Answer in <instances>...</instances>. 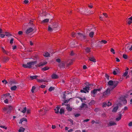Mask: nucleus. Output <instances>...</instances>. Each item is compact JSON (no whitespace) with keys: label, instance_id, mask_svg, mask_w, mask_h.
Here are the masks:
<instances>
[{"label":"nucleus","instance_id":"f257e3e1","mask_svg":"<svg viewBox=\"0 0 132 132\" xmlns=\"http://www.w3.org/2000/svg\"><path fill=\"white\" fill-rule=\"evenodd\" d=\"M37 62L36 61L28 62L26 64H23V67L25 68H33L35 66L36 67H39L44 65L46 63V62L43 63H40L36 65Z\"/></svg>","mask_w":132,"mask_h":132},{"label":"nucleus","instance_id":"f03ea898","mask_svg":"<svg viewBox=\"0 0 132 132\" xmlns=\"http://www.w3.org/2000/svg\"><path fill=\"white\" fill-rule=\"evenodd\" d=\"M127 102V101L125 98H120L116 103L117 106H115L113 108L112 112H116L118 108V105L125 104Z\"/></svg>","mask_w":132,"mask_h":132},{"label":"nucleus","instance_id":"7ed1b4c3","mask_svg":"<svg viewBox=\"0 0 132 132\" xmlns=\"http://www.w3.org/2000/svg\"><path fill=\"white\" fill-rule=\"evenodd\" d=\"M118 83V81L117 80L113 81L110 80L108 82V85L110 87V89L112 90L116 87Z\"/></svg>","mask_w":132,"mask_h":132},{"label":"nucleus","instance_id":"20e7f679","mask_svg":"<svg viewBox=\"0 0 132 132\" xmlns=\"http://www.w3.org/2000/svg\"><path fill=\"white\" fill-rule=\"evenodd\" d=\"M132 50V45L129 44L126 45L125 51L126 52H128L129 51Z\"/></svg>","mask_w":132,"mask_h":132},{"label":"nucleus","instance_id":"39448f33","mask_svg":"<svg viewBox=\"0 0 132 132\" xmlns=\"http://www.w3.org/2000/svg\"><path fill=\"white\" fill-rule=\"evenodd\" d=\"M77 36L82 40H84L86 38V36L84 34L80 33H78Z\"/></svg>","mask_w":132,"mask_h":132},{"label":"nucleus","instance_id":"423d86ee","mask_svg":"<svg viewBox=\"0 0 132 132\" xmlns=\"http://www.w3.org/2000/svg\"><path fill=\"white\" fill-rule=\"evenodd\" d=\"M49 109L47 107H44L43 108V109H41L40 111V113L42 115L44 114Z\"/></svg>","mask_w":132,"mask_h":132},{"label":"nucleus","instance_id":"0eeeda50","mask_svg":"<svg viewBox=\"0 0 132 132\" xmlns=\"http://www.w3.org/2000/svg\"><path fill=\"white\" fill-rule=\"evenodd\" d=\"M110 89L108 88L106 91L104 92L103 93V97H105L108 96L110 93Z\"/></svg>","mask_w":132,"mask_h":132},{"label":"nucleus","instance_id":"6e6552de","mask_svg":"<svg viewBox=\"0 0 132 132\" xmlns=\"http://www.w3.org/2000/svg\"><path fill=\"white\" fill-rule=\"evenodd\" d=\"M89 90V87L88 86H86L85 87L83 88V90H81L80 92L81 93H88Z\"/></svg>","mask_w":132,"mask_h":132},{"label":"nucleus","instance_id":"1a4fd4ad","mask_svg":"<svg viewBox=\"0 0 132 132\" xmlns=\"http://www.w3.org/2000/svg\"><path fill=\"white\" fill-rule=\"evenodd\" d=\"M100 89H95L92 90L91 92L92 95L93 96H94L95 94H96L97 93V92H100Z\"/></svg>","mask_w":132,"mask_h":132},{"label":"nucleus","instance_id":"9d476101","mask_svg":"<svg viewBox=\"0 0 132 132\" xmlns=\"http://www.w3.org/2000/svg\"><path fill=\"white\" fill-rule=\"evenodd\" d=\"M33 29L32 28H27L25 32L26 34H28L32 32L33 30Z\"/></svg>","mask_w":132,"mask_h":132},{"label":"nucleus","instance_id":"9b49d317","mask_svg":"<svg viewBox=\"0 0 132 132\" xmlns=\"http://www.w3.org/2000/svg\"><path fill=\"white\" fill-rule=\"evenodd\" d=\"M10 95V94L9 93L5 94L2 95L1 96V99L2 100H4L5 99L7 98V97L9 96Z\"/></svg>","mask_w":132,"mask_h":132},{"label":"nucleus","instance_id":"f8f14e48","mask_svg":"<svg viewBox=\"0 0 132 132\" xmlns=\"http://www.w3.org/2000/svg\"><path fill=\"white\" fill-rule=\"evenodd\" d=\"M89 60L90 61H92L94 62H95L96 61V59L93 56H92L89 57Z\"/></svg>","mask_w":132,"mask_h":132},{"label":"nucleus","instance_id":"ddd939ff","mask_svg":"<svg viewBox=\"0 0 132 132\" xmlns=\"http://www.w3.org/2000/svg\"><path fill=\"white\" fill-rule=\"evenodd\" d=\"M115 125H116V123L115 122L112 121H110L109 123L108 124L109 126H110Z\"/></svg>","mask_w":132,"mask_h":132},{"label":"nucleus","instance_id":"4468645a","mask_svg":"<svg viewBox=\"0 0 132 132\" xmlns=\"http://www.w3.org/2000/svg\"><path fill=\"white\" fill-rule=\"evenodd\" d=\"M128 23L129 24H130L132 22V16L129 18L127 21Z\"/></svg>","mask_w":132,"mask_h":132},{"label":"nucleus","instance_id":"2eb2a0df","mask_svg":"<svg viewBox=\"0 0 132 132\" xmlns=\"http://www.w3.org/2000/svg\"><path fill=\"white\" fill-rule=\"evenodd\" d=\"M43 55L45 57H49L50 56V54L47 52H45L43 54Z\"/></svg>","mask_w":132,"mask_h":132},{"label":"nucleus","instance_id":"dca6fc26","mask_svg":"<svg viewBox=\"0 0 132 132\" xmlns=\"http://www.w3.org/2000/svg\"><path fill=\"white\" fill-rule=\"evenodd\" d=\"M65 105L67 106L66 109L68 111H71L72 110V109L70 107V105L69 104H66Z\"/></svg>","mask_w":132,"mask_h":132},{"label":"nucleus","instance_id":"f3484780","mask_svg":"<svg viewBox=\"0 0 132 132\" xmlns=\"http://www.w3.org/2000/svg\"><path fill=\"white\" fill-rule=\"evenodd\" d=\"M122 117V114H120L119 115V116L116 119V120L117 121H118L120 120L121 119Z\"/></svg>","mask_w":132,"mask_h":132},{"label":"nucleus","instance_id":"a211bd4d","mask_svg":"<svg viewBox=\"0 0 132 132\" xmlns=\"http://www.w3.org/2000/svg\"><path fill=\"white\" fill-rule=\"evenodd\" d=\"M24 121L26 122L27 121V120L26 118H23L20 120L19 123H21L23 121Z\"/></svg>","mask_w":132,"mask_h":132},{"label":"nucleus","instance_id":"6ab92c4d","mask_svg":"<svg viewBox=\"0 0 132 132\" xmlns=\"http://www.w3.org/2000/svg\"><path fill=\"white\" fill-rule=\"evenodd\" d=\"M52 78L53 79H57L58 78V77L57 75L54 73L52 75Z\"/></svg>","mask_w":132,"mask_h":132},{"label":"nucleus","instance_id":"aec40b11","mask_svg":"<svg viewBox=\"0 0 132 132\" xmlns=\"http://www.w3.org/2000/svg\"><path fill=\"white\" fill-rule=\"evenodd\" d=\"M38 77V76H30V78L31 80H33L36 79Z\"/></svg>","mask_w":132,"mask_h":132},{"label":"nucleus","instance_id":"412c9836","mask_svg":"<svg viewBox=\"0 0 132 132\" xmlns=\"http://www.w3.org/2000/svg\"><path fill=\"white\" fill-rule=\"evenodd\" d=\"M37 82L39 83L45 82V80L42 79H37Z\"/></svg>","mask_w":132,"mask_h":132},{"label":"nucleus","instance_id":"4be33fe9","mask_svg":"<svg viewBox=\"0 0 132 132\" xmlns=\"http://www.w3.org/2000/svg\"><path fill=\"white\" fill-rule=\"evenodd\" d=\"M25 130V129L22 127H20V128L19 129V132H23Z\"/></svg>","mask_w":132,"mask_h":132},{"label":"nucleus","instance_id":"5701e85b","mask_svg":"<svg viewBox=\"0 0 132 132\" xmlns=\"http://www.w3.org/2000/svg\"><path fill=\"white\" fill-rule=\"evenodd\" d=\"M58 24L57 23H53V28H55L57 27Z\"/></svg>","mask_w":132,"mask_h":132},{"label":"nucleus","instance_id":"b1692460","mask_svg":"<svg viewBox=\"0 0 132 132\" xmlns=\"http://www.w3.org/2000/svg\"><path fill=\"white\" fill-rule=\"evenodd\" d=\"M59 109L60 108L58 106H57L56 107V108L54 109V111L55 113H57L59 112Z\"/></svg>","mask_w":132,"mask_h":132},{"label":"nucleus","instance_id":"393cba45","mask_svg":"<svg viewBox=\"0 0 132 132\" xmlns=\"http://www.w3.org/2000/svg\"><path fill=\"white\" fill-rule=\"evenodd\" d=\"M17 88L16 86H14L11 88V90H15Z\"/></svg>","mask_w":132,"mask_h":132},{"label":"nucleus","instance_id":"a878e982","mask_svg":"<svg viewBox=\"0 0 132 132\" xmlns=\"http://www.w3.org/2000/svg\"><path fill=\"white\" fill-rule=\"evenodd\" d=\"M128 71H126V70L125 72H124L122 75V76L124 77H125L126 76L128 73Z\"/></svg>","mask_w":132,"mask_h":132},{"label":"nucleus","instance_id":"bb28decb","mask_svg":"<svg viewBox=\"0 0 132 132\" xmlns=\"http://www.w3.org/2000/svg\"><path fill=\"white\" fill-rule=\"evenodd\" d=\"M23 110H22L21 112H23V113H24L26 112L27 110L26 108V107H24L23 109Z\"/></svg>","mask_w":132,"mask_h":132},{"label":"nucleus","instance_id":"cd10ccee","mask_svg":"<svg viewBox=\"0 0 132 132\" xmlns=\"http://www.w3.org/2000/svg\"><path fill=\"white\" fill-rule=\"evenodd\" d=\"M49 19H46L43 20L42 22V23H45L48 22L49 21Z\"/></svg>","mask_w":132,"mask_h":132},{"label":"nucleus","instance_id":"c85d7f7f","mask_svg":"<svg viewBox=\"0 0 132 132\" xmlns=\"http://www.w3.org/2000/svg\"><path fill=\"white\" fill-rule=\"evenodd\" d=\"M5 36H7L9 37L11 36V35L9 32H5Z\"/></svg>","mask_w":132,"mask_h":132},{"label":"nucleus","instance_id":"c756f323","mask_svg":"<svg viewBox=\"0 0 132 132\" xmlns=\"http://www.w3.org/2000/svg\"><path fill=\"white\" fill-rule=\"evenodd\" d=\"M94 34V32H91L89 34V36L91 37H93Z\"/></svg>","mask_w":132,"mask_h":132},{"label":"nucleus","instance_id":"7c9ffc66","mask_svg":"<svg viewBox=\"0 0 132 132\" xmlns=\"http://www.w3.org/2000/svg\"><path fill=\"white\" fill-rule=\"evenodd\" d=\"M107 43V42L106 41L104 40H102L101 42V44H102L103 43L104 44H106Z\"/></svg>","mask_w":132,"mask_h":132},{"label":"nucleus","instance_id":"2f4dec72","mask_svg":"<svg viewBox=\"0 0 132 132\" xmlns=\"http://www.w3.org/2000/svg\"><path fill=\"white\" fill-rule=\"evenodd\" d=\"M95 103V101L94 100H92L89 103V104L90 105H91L92 104H94Z\"/></svg>","mask_w":132,"mask_h":132},{"label":"nucleus","instance_id":"473e14b6","mask_svg":"<svg viewBox=\"0 0 132 132\" xmlns=\"http://www.w3.org/2000/svg\"><path fill=\"white\" fill-rule=\"evenodd\" d=\"M64 109L61 108L60 110V113L61 114H62L63 113H64Z\"/></svg>","mask_w":132,"mask_h":132},{"label":"nucleus","instance_id":"72a5a7b5","mask_svg":"<svg viewBox=\"0 0 132 132\" xmlns=\"http://www.w3.org/2000/svg\"><path fill=\"white\" fill-rule=\"evenodd\" d=\"M48 30L50 32H52L53 30V29L50 26H49Z\"/></svg>","mask_w":132,"mask_h":132},{"label":"nucleus","instance_id":"f704fd0d","mask_svg":"<svg viewBox=\"0 0 132 132\" xmlns=\"http://www.w3.org/2000/svg\"><path fill=\"white\" fill-rule=\"evenodd\" d=\"M110 51L114 54L115 53L114 50L112 48H111Z\"/></svg>","mask_w":132,"mask_h":132},{"label":"nucleus","instance_id":"c9c22d12","mask_svg":"<svg viewBox=\"0 0 132 132\" xmlns=\"http://www.w3.org/2000/svg\"><path fill=\"white\" fill-rule=\"evenodd\" d=\"M49 69V68L47 67H45L42 69V70L44 71L46 70Z\"/></svg>","mask_w":132,"mask_h":132},{"label":"nucleus","instance_id":"e433bc0d","mask_svg":"<svg viewBox=\"0 0 132 132\" xmlns=\"http://www.w3.org/2000/svg\"><path fill=\"white\" fill-rule=\"evenodd\" d=\"M86 52L88 53L90 52V49L89 48H87L85 50Z\"/></svg>","mask_w":132,"mask_h":132},{"label":"nucleus","instance_id":"4c0bfd02","mask_svg":"<svg viewBox=\"0 0 132 132\" xmlns=\"http://www.w3.org/2000/svg\"><path fill=\"white\" fill-rule=\"evenodd\" d=\"M107 106V103L105 102H104L103 103V107H105Z\"/></svg>","mask_w":132,"mask_h":132},{"label":"nucleus","instance_id":"58836bf2","mask_svg":"<svg viewBox=\"0 0 132 132\" xmlns=\"http://www.w3.org/2000/svg\"><path fill=\"white\" fill-rule=\"evenodd\" d=\"M35 88H36V87L34 86H33L32 87V88L31 89V92L32 93L34 92V90L35 89Z\"/></svg>","mask_w":132,"mask_h":132},{"label":"nucleus","instance_id":"ea45409f","mask_svg":"<svg viewBox=\"0 0 132 132\" xmlns=\"http://www.w3.org/2000/svg\"><path fill=\"white\" fill-rule=\"evenodd\" d=\"M123 57L125 59H127V56L126 54H123Z\"/></svg>","mask_w":132,"mask_h":132},{"label":"nucleus","instance_id":"a19ab883","mask_svg":"<svg viewBox=\"0 0 132 132\" xmlns=\"http://www.w3.org/2000/svg\"><path fill=\"white\" fill-rule=\"evenodd\" d=\"M54 89V87H51L48 90L49 91H51L53 90Z\"/></svg>","mask_w":132,"mask_h":132},{"label":"nucleus","instance_id":"79ce46f5","mask_svg":"<svg viewBox=\"0 0 132 132\" xmlns=\"http://www.w3.org/2000/svg\"><path fill=\"white\" fill-rule=\"evenodd\" d=\"M112 104L111 102H110L109 101L107 103V106H110Z\"/></svg>","mask_w":132,"mask_h":132},{"label":"nucleus","instance_id":"37998d69","mask_svg":"<svg viewBox=\"0 0 132 132\" xmlns=\"http://www.w3.org/2000/svg\"><path fill=\"white\" fill-rule=\"evenodd\" d=\"M65 65L64 63H61L60 64V67H63Z\"/></svg>","mask_w":132,"mask_h":132},{"label":"nucleus","instance_id":"c03bdc74","mask_svg":"<svg viewBox=\"0 0 132 132\" xmlns=\"http://www.w3.org/2000/svg\"><path fill=\"white\" fill-rule=\"evenodd\" d=\"M29 2V1L28 0H25L23 2V3L24 4H26L28 3Z\"/></svg>","mask_w":132,"mask_h":132},{"label":"nucleus","instance_id":"a18cd8bd","mask_svg":"<svg viewBox=\"0 0 132 132\" xmlns=\"http://www.w3.org/2000/svg\"><path fill=\"white\" fill-rule=\"evenodd\" d=\"M5 36V35L4 34H0V37L3 38Z\"/></svg>","mask_w":132,"mask_h":132},{"label":"nucleus","instance_id":"49530a36","mask_svg":"<svg viewBox=\"0 0 132 132\" xmlns=\"http://www.w3.org/2000/svg\"><path fill=\"white\" fill-rule=\"evenodd\" d=\"M5 103L6 104H8V100L6 98L4 101Z\"/></svg>","mask_w":132,"mask_h":132},{"label":"nucleus","instance_id":"de8ad7c7","mask_svg":"<svg viewBox=\"0 0 132 132\" xmlns=\"http://www.w3.org/2000/svg\"><path fill=\"white\" fill-rule=\"evenodd\" d=\"M69 121L70 122V123L72 125H73V120L71 119H70L69 120Z\"/></svg>","mask_w":132,"mask_h":132},{"label":"nucleus","instance_id":"09e8293b","mask_svg":"<svg viewBox=\"0 0 132 132\" xmlns=\"http://www.w3.org/2000/svg\"><path fill=\"white\" fill-rule=\"evenodd\" d=\"M2 82L3 83H5V84L7 83V81L5 80H2Z\"/></svg>","mask_w":132,"mask_h":132},{"label":"nucleus","instance_id":"8fccbe9b","mask_svg":"<svg viewBox=\"0 0 132 132\" xmlns=\"http://www.w3.org/2000/svg\"><path fill=\"white\" fill-rule=\"evenodd\" d=\"M105 76L108 80L109 79V76L108 75L106 74Z\"/></svg>","mask_w":132,"mask_h":132},{"label":"nucleus","instance_id":"3c124183","mask_svg":"<svg viewBox=\"0 0 132 132\" xmlns=\"http://www.w3.org/2000/svg\"><path fill=\"white\" fill-rule=\"evenodd\" d=\"M86 106V105L84 103H83L82 104V105L81 106V108H84L85 106Z\"/></svg>","mask_w":132,"mask_h":132},{"label":"nucleus","instance_id":"603ef678","mask_svg":"<svg viewBox=\"0 0 132 132\" xmlns=\"http://www.w3.org/2000/svg\"><path fill=\"white\" fill-rule=\"evenodd\" d=\"M13 49L14 50L16 49L17 47L16 46H12Z\"/></svg>","mask_w":132,"mask_h":132},{"label":"nucleus","instance_id":"864d4df0","mask_svg":"<svg viewBox=\"0 0 132 132\" xmlns=\"http://www.w3.org/2000/svg\"><path fill=\"white\" fill-rule=\"evenodd\" d=\"M0 127L6 129H7V127L5 126H0Z\"/></svg>","mask_w":132,"mask_h":132},{"label":"nucleus","instance_id":"5fc2aeb1","mask_svg":"<svg viewBox=\"0 0 132 132\" xmlns=\"http://www.w3.org/2000/svg\"><path fill=\"white\" fill-rule=\"evenodd\" d=\"M14 40V39L13 38H12L11 40H10V43L11 44H12V43H13V41Z\"/></svg>","mask_w":132,"mask_h":132},{"label":"nucleus","instance_id":"6e6d98bb","mask_svg":"<svg viewBox=\"0 0 132 132\" xmlns=\"http://www.w3.org/2000/svg\"><path fill=\"white\" fill-rule=\"evenodd\" d=\"M23 33V32L22 31H20L18 32V34L19 35H21Z\"/></svg>","mask_w":132,"mask_h":132},{"label":"nucleus","instance_id":"4d7b16f0","mask_svg":"<svg viewBox=\"0 0 132 132\" xmlns=\"http://www.w3.org/2000/svg\"><path fill=\"white\" fill-rule=\"evenodd\" d=\"M40 87L42 88H44L45 87V86L44 85H41Z\"/></svg>","mask_w":132,"mask_h":132},{"label":"nucleus","instance_id":"13d9d810","mask_svg":"<svg viewBox=\"0 0 132 132\" xmlns=\"http://www.w3.org/2000/svg\"><path fill=\"white\" fill-rule=\"evenodd\" d=\"M128 125L129 126H132V121L130 122L128 124Z\"/></svg>","mask_w":132,"mask_h":132},{"label":"nucleus","instance_id":"bf43d9fd","mask_svg":"<svg viewBox=\"0 0 132 132\" xmlns=\"http://www.w3.org/2000/svg\"><path fill=\"white\" fill-rule=\"evenodd\" d=\"M103 14L104 16H105L106 18L107 17L108 15L106 13H103Z\"/></svg>","mask_w":132,"mask_h":132},{"label":"nucleus","instance_id":"052dcab7","mask_svg":"<svg viewBox=\"0 0 132 132\" xmlns=\"http://www.w3.org/2000/svg\"><path fill=\"white\" fill-rule=\"evenodd\" d=\"M56 61L57 62H60V59H59V58L57 59H56Z\"/></svg>","mask_w":132,"mask_h":132},{"label":"nucleus","instance_id":"680f3d73","mask_svg":"<svg viewBox=\"0 0 132 132\" xmlns=\"http://www.w3.org/2000/svg\"><path fill=\"white\" fill-rule=\"evenodd\" d=\"M75 33L74 32H72V33L71 35L72 37H75Z\"/></svg>","mask_w":132,"mask_h":132},{"label":"nucleus","instance_id":"e2e57ef3","mask_svg":"<svg viewBox=\"0 0 132 132\" xmlns=\"http://www.w3.org/2000/svg\"><path fill=\"white\" fill-rule=\"evenodd\" d=\"M88 7L90 8H92L93 7V6L92 5L90 4V5H88Z\"/></svg>","mask_w":132,"mask_h":132},{"label":"nucleus","instance_id":"0e129e2a","mask_svg":"<svg viewBox=\"0 0 132 132\" xmlns=\"http://www.w3.org/2000/svg\"><path fill=\"white\" fill-rule=\"evenodd\" d=\"M80 115L79 114H77L75 115V116L76 117H78Z\"/></svg>","mask_w":132,"mask_h":132},{"label":"nucleus","instance_id":"69168bd1","mask_svg":"<svg viewBox=\"0 0 132 132\" xmlns=\"http://www.w3.org/2000/svg\"><path fill=\"white\" fill-rule=\"evenodd\" d=\"M56 128V126H55V125H52V128L53 129H55Z\"/></svg>","mask_w":132,"mask_h":132},{"label":"nucleus","instance_id":"338daca9","mask_svg":"<svg viewBox=\"0 0 132 132\" xmlns=\"http://www.w3.org/2000/svg\"><path fill=\"white\" fill-rule=\"evenodd\" d=\"M116 61L117 62H119L120 61V60L118 58H116Z\"/></svg>","mask_w":132,"mask_h":132},{"label":"nucleus","instance_id":"774afa93","mask_svg":"<svg viewBox=\"0 0 132 132\" xmlns=\"http://www.w3.org/2000/svg\"><path fill=\"white\" fill-rule=\"evenodd\" d=\"M73 131V129H71L68 130V132H72Z\"/></svg>","mask_w":132,"mask_h":132}]
</instances>
